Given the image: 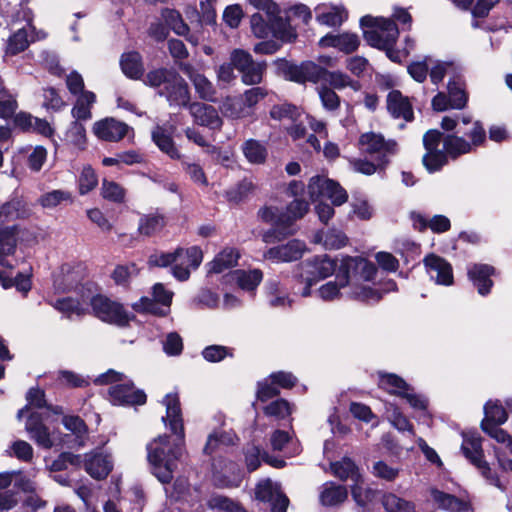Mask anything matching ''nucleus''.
Wrapping results in <instances>:
<instances>
[{
  "label": "nucleus",
  "mask_w": 512,
  "mask_h": 512,
  "mask_svg": "<svg viewBox=\"0 0 512 512\" xmlns=\"http://www.w3.org/2000/svg\"><path fill=\"white\" fill-rule=\"evenodd\" d=\"M166 415L165 425L175 435H161L147 444V460L151 473L163 484L170 483L184 452V426L179 397L167 394L163 399Z\"/></svg>",
  "instance_id": "1"
},
{
  "label": "nucleus",
  "mask_w": 512,
  "mask_h": 512,
  "mask_svg": "<svg viewBox=\"0 0 512 512\" xmlns=\"http://www.w3.org/2000/svg\"><path fill=\"white\" fill-rule=\"evenodd\" d=\"M377 268L374 263L362 257H344L338 267L336 281H329L318 289V294L324 301L339 298L341 289L350 288L349 297L367 304L380 301L382 293L368 282L375 278Z\"/></svg>",
  "instance_id": "2"
},
{
  "label": "nucleus",
  "mask_w": 512,
  "mask_h": 512,
  "mask_svg": "<svg viewBox=\"0 0 512 512\" xmlns=\"http://www.w3.org/2000/svg\"><path fill=\"white\" fill-rule=\"evenodd\" d=\"M258 53L273 54L282 43H291L297 38L296 30L288 19L280 16V8L273 0H258Z\"/></svg>",
  "instance_id": "3"
},
{
  "label": "nucleus",
  "mask_w": 512,
  "mask_h": 512,
  "mask_svg": "<svg viewBox=\"0 0 512 512\" xmlns=\"http://www.w3.org/2000/svg\"><path fill=\"white\" fill-rule=\"evenodd\" d=\"M423 145L426 153L422 162L430 173L440 170L447 163L448 156L455 159L472 150V144L463 137L454 134L443 137L442 133L435 129L424 134Z\"/></svg>",
  "instance_id": "4"
},
{
  "label": "nucleus",
  "mask_w": 512,
  "mask_h": 512,
  "mask_svg": "<svg viewBox=\"0 0 512 512\" xmlns=\"http://www.w3.org/2000/svg\"><path fill=\"white\" fill-rule=\"evenodd\" d=\"M285 76L296 83L304 84L311 82L314 84H324L333 90H343L347 87L354 91L361 88V84L357 80H353L342 71H329L326 68L312 62L304 61L300 65L281 62Z\"/></svg>",
  "instance_id": "5"
},
{
  "label": "nucleus",
  "mask_w": 512,
  "mask_h": 512,
  "mask_svg": "<svg viewBox=\"0 0 512 512\" xmlns=\"http://www.w3.org/2000/svg\"><path fill=\"white\" fill-rule=\"evenodd\" d=\"M309 207V202L304 198L294 199L283 212H279L277 208L265 207L261 217L264 221L271 223L272 228L263 234V241L274 243L293 235L296 232L295 223L308 213Z\"/></svg>",
  "instance_id": "6"
},
{
  "label": "nucleus",
  "mask_w": 512,
  "mask_h": 512,
  "mask_svg": "<svg viewBox=\"0 0 512 512\" xmlns=\"http://www.w3.org/2000/svg\"><path fill=\"white\" fill-rule=\"evenodd\" d=\"M363 36L366 42L377 49L385 50L391 57L390 49L394 47L399 36L396 23L388 18L363 16L360 19Z\"/></svg>",
  "instance_id": "7"
},
{
  "label": "nucleus",
  "mask_w": 512,
  "mask_h": 512,
  "mask_svg": "<svg viewBox=\"0 0 512 512\" xmlns=\"http://www.w3.org/2000/svg\"><path fill=\"white\" fill-rule=\"evenodd\" d=\"M336 263L328 256H315L301 262L294 270V277L301 283H305L300 292L303 297L311 294V287L332 275L336 270Z\"/></svg>",
  "instance_id": "8"
},
{
  "label": "nucleus",
  "mask_w": 512,
  "mask_h": 512,
  "mask_svg": "<svg viewBox=\"0 0 512 512\" xmlns=\"http://www.w3.org/2000/svg\"><path fill=\"white\" fill-rule=\"evenodd\" d=\"M380 388L384 389L390 394L400 396L409 403V405L416 411L422 412L424 417L427 414V400L420 394H416L413 388L401 377L393 373L379 372Z\"/></svg>",
  "instance_id": "9"
},
{
  "label": "nucleus",
  "mask_w": 512,
  "mask_h": 512,
  "mask_svg": "<svg viewBox=\"0 0 512 512\" xmlns=\"http://www.w3.org/2000/svg\"><path fill=\"white\" fill-rule=\"evenodd\" d=\"M359 148L362 153L377 161L379 166H386L391 156L397 152L394 140H385L381 134L367 132L359 138Z\"/></svg>",
  "instance_id": "10"
},
{
  "label": "nucleus",
  "mask_w": 512,
  "mask_h": 512,
  "mask_svg": "<svg viewBox=\"0 0 512 512\" xmlns=\"http://www.w3.org/2000/svg\"><path fill=\"white\" fill-rule=\"evenodd\" d=\"M461 450L464 456L481 472L483 477L489 480L492 485L505 491V487L499 478L492 473L489 464L483 459V449L479 436L463 434Z\"/></svg>",
  "instance_id": "11"
},
{
  "label": "nucleus",
  "mask_w": 512,
  "mask_h": 512,
  "mask_svg": "<svg viewBox=\"0 0 512 512\" xmlns=\"http://www.w3.org/2000/svg\"><path fill=\"white\" fill-rule=\"evenodd\" d=\"M448 93L438 92L432 99V107L435 111H445L448 109H463L468 101V95L464 88L462 76H453L449 78L447 85Z\"/></svg>",
  "instance_id": "12"
},
{
  "label": "nucleus",
  "mask_w": 512,
  "mask_h": 512,
  "mask_svg": "<svg viewBox=\"0 0 512 512\" xmlns=\"http://www.w3.org/2000/svg\"><path fill=\"white\" fill-rule=\"evenodd\" d=\"M307 189L312 200L327 198L335 206L344 204L348 199L346 190L338 182L323 175L311 177Z\"/></svg>",
  "instance_id": "13"
},
{
  "label": "nucleus",
  "mask_w": 512,
  "mask_h": 512,
  "mask_svg": "<svg viewBox=\"0 0 512 512\" xmlns=\"http://www.w3.org/2000/svg\"><path fill=\"white\" fill-rule=\"evenodd\" d=\"M90 305L96 317L104 322L125 326L132 316L124 310L121 304L103 295H95L90 299Z\"/></svg>",
  "instance_id": "14"
},
{
  "label": "nucleus",
  "mask_w": 512,
  "mask_h": 512,
  "mask_svg": "<svg viewBox=\"0 0 512 512\" xmlns=\"http://www.w3.org/2000/svg\"><path fill=\"white\" fill-rule=\"evenodd\" d=\"M153 298L142 297L132 307L137 312H148L155 315L165 316L170 309L173 293L157 283L153 286Z\"/></svg>",
  "instance_id": "15"
},
{
  "label": "nucleus",
  "mask_w": 512,
  "mask_h": 512,
  "mask_svg": "<svg viewBox=\"0 0 512 512\" xmlns=\"http://www.w3.org/2000/svg\"><path fill=\"white\" fill-rule=\"evenodd\" d=\"M258 501L267 504L270 512H286L289 506V499L281 491L280 484L269 478L258 481Z\"/></svg>",
  "instance_id": "16"
},
{
  "label": "nucleus",
  "mask_w": 512,
  "mask_h": 512,
  "mask_svg": "<svg viewBox=\"0 0 512 512\" xmlns=\"http://www.w3.org/2000/svg\"><path fill=\"white\" fill-rule=\"evenodd\" d=\"M179 258H187L189 265L197 268L202 262L203 254L197 246H192L188 249L178 248L170 253H154L150 255L148 263L150 266L166 267L174 264Z\"/></svg>",
  "instance_id": "17"
},
{
  "label": "nucleus",
  "mask_w": 512,
  "mask_h": 512,
  "mask_svg": "<svg viewBox=\"0 0 512 512\" xmlns=\"http://www.w3.org/2000/svg\"><path fill=\"white\" fill-rule=\"evenodd\" d=\"M158 94L166 98L170 106H189L190 93L185 80L175 72L166 86L158 90Z\"/></svg>",
  "instance_id": "18"
},
{
  "label": "nucleus",
  "mask_w": 512,
  "mask_h": 512,
  "mask_svg": "<svg viewBox=\"0 0 512 512\" xmlns=\"http://www.w3.org/2000/svg\"><path fill=\"white\" fill-rule=\"evenodd\" d=\"M424 264L429 278L436 284L443 286H450L453 284V269L447 260L431 254L425 257Z\"/></svg>",
  "instance_id": "19"
},
{
  "label": "nucleus",
  "mask_w": 512,
  "mask_h": 512,
  "mask_svg": "<svg viewBox=\"0 0 512 512\" xmlns=\"http://www.w3.org/2000/svg\"><path fill=\"white\" fill-rule=\"evenodd\" d=\"M109 397L114 405H141L146 401L145 393L136 390L126 379L121 384H115L109 388Z\"/></svg>",
  "instance_id": "20"
},
{
  "label": "nucleus",
  "mask_w": 512,
  "mask_h": 512,
  "mask_svg": "<svg viewBox=\"0 0 512 512\" xmlns=\"http://www.w3.org/2000/svg\"><path fill=\"white\" fill-rule=\"evenodd\" d=\"M130 127L124 122L114 118H105L93 125V132L97 138L108 142H118L129 132Z\"/></svg>",
  "instance_id": "21"
},
{
  "label": "nucleus",
  "mask_w": 512,
  "mask_h": 512,
  "mask_svg": "<svg viewBox=\"0 0 512 512\" xmlns=\"http://www.w3.org/2000/svg\"><path fill=\"white\" fill-rule=\"evenodd\" d=\"M306 249L304 241L293 239L286 244L270 248L264 253V257L276 262H292L300 259Z\"/></svg>",
  "instance_id": "22"
},
{
  "label": "nucleus",
  "mask_w": 512,
  "mask_h": 512,
  "mask_svg": "<svg viewBox=\"0 0 512 512\" xmlns=\"http://www.w3.org/2000/svg\"><path fill=\"white\" fill-rule=\"evenodd\" d=\"M25 429L30 438L44 449H50L54 445V440L49 429L43 424L42 417L38 412L30 413Z\"/></svg>",
  "instance_id": "23"
},
{
  "label": "nucleus",
  "mask_w": 512,
  "mask_h": 512,
  "mask_svg": "<svg viewBox=\"0 0 512 512\" xmlns=\"http://www.w3.org/2000/svg\"><path fill=\"white\" fill-rule=\"evenodd\" d=\"M188 107L190 114L194 118V122L196 124L208 127L213 130L220 129L222 126V119L213 106L194 102Z\"/></svg>",
  "instance_id": "24"
},
{
  "label": "nucleus",
  "mask_w": 512,
  "mask_h": 512,
  "mask_svg": "<svg viewBox=\"0 0 512 512\" xmlns=\"http://www.w3.org/2000/svg\"><path fill=\"white\" fill-rule=\"evenodd\" d=\"M494 272V267L487 264H473L468 268V277L481 296L490 293L493 286L491 276Z\"/></svg>",
  "instance_id": "25"
},
{
  "label": "nucleus",
  "mask_w": 512,
  "mask_h": 512,
  "mask_svg": "<svg viewBox=\"0 0 512 512\" xmlns=\"http://www.w3.org/2000/svg\"><path fill=\"white\" fill-rule=\"evenodd\" d=\"M230 60L233 67L241 73L243 83L254 84L256 68L251 54L242 49H235L231 53Z\"/></svg>",
  "instance_id": "26"
},
{
  "label": "nucleus",
  "mask_w": 512,
  "mask_h": 512,
  "mask_svg": "<svg viewBox=\"0 0 512 512\" xmlns=\"http://www.w3.org/2000/svg\"><path fill=\"white\" fill-rule=\"evenodd\" d=\"M387 109L392 117L413 120V109L409 99L398 90H392L387 95Z\"/></svg>",
  "instance_id": "27"
},
{
  "label": "nucleus",
  "mask_w": 512,
  "mask_h": 512,
  "mask_svg": "<svg viewBox=\"0 0 512 512\" xmlns=\"http://www.w3.org/2000/svg\"><path fill=\"white\" fill-rule=\"evenodd\" d=\"M28 29L31 32V41L44 39L46 37V33L43 31H33L29 27ZM28 31L26 28L18 29L12 36L9 37L6 46V54L7 55H16L22 51H24L29 45Z\"/></svg>",
  "instance_id": "28"
},
{
  "label": "nucleus",
  "mask_w": 512,
  "mask_h": 512,
  "mask_svg": "<svg viewBox=\"0 0 512 512\" xmlns=\"http://www.w3.org/2000/svg\"><path fill=\"white\" fill-rule=\"evenodd\" d=\"M263 414L275 421L286 420L295 411V405L284 398H273L262 406Z\"/></svg>",
  "instance_id": "29"
},
{
  "label": "nucleus",
  "mask_w": 512,
  "mask_h": 512,
  "mask_svg": "<svg viewBox=\"0 0 512 512\" xmlns=\"http://www.w3.org/2000/svg\"><path fill=\"white\" fill-rule=\"evenodd\" d=\"M431 495L439 508L450 512H474L467 502L462 501L451 494L433 489L431 491Z\"/></svg>",
  "instance_id": "30"
},
{
  "label": "nucleus",
  "mask_w": 512,
  "mask_h": 512,
  "mask_svg": "<svg viewBox=\"0 0 512 512\" xmlns=\"http://www.w3.org/2000/svg\"><path fill=\"white\" fill-rule=\"evenodd\" d=\"M239 253L234 248H224L208 263V273L219 274L237 264Z\"/></svg>",
  "instance_id": "31"
},
{
  "label": "nucleus",
  "mask_w": 512,
  "mask_h": 512,
  "mask_svg": "<svg viewBox=\"0 0 512 512\" xmlns=\"http://www.w3.org/2000/svg\"><path fill=\"white\" fill-rule=\"evenodd\" d=\"M347 495L348 492L345 486L334 482H326L322 486L320 502L324 506H336L343 503Z\"/></svg>",
  "instance_id": "32"
},
{
  "label": "nucleus",
  "mask_w": 512,
  "mask_h": 512,
  "mask_svg": "<svg viewBox=\"0 0 512 512\" xmlns=\"http://www.w3.org/2000/svg\"><path fill=\"white\" fill-rule=\"evenodd\" d=\"M85 470L91 477L103 479L112 470V461L106 455L96 454L85 460Z\"/></svg>",
  "instance_id": "33"
},
{
  "label": "nucleus",
  "mask_w": 512,
  "mask_h": 512,
  "mask_svg": "<svg viewBox=\"0 0 512 512\" xmlns=\"http://www.w3.org/2000/svg\"><path fill=\"white\" fill-rule=\"evenodd\" d=\"M95 101H96V96L93 92L86 91V92L81 93L78 96V98L71 110V114H72V117L74 118V121L82 122V121L91 119V117H92L91 108H92L93 104L95 103Z\"/></svg>",
  "instance_id": "34"
},
{
  "label": "nucleus",
  "mask_w": 512,
  "mask_h": 512,
  "mask_svg": "<svg viewBox=\"0 0 512 512\" xmlns=\"http://www.w3.org/2000/svg\"><path fill=\"white\" fill-rule=\"evenodd\" d=\"M152 139L157 147L172 159L181 157L171 134H168L163 126L157 125L152 131Z\"/></svg>",
  "instance_id": "35"
},
{
  "label": "nucleus",
  "mask_w": 512,
  "mask_h": 512,
  "mask_svg": "<svg viewBox=\"0 0 512 512\" xmlns=\"http://www.w3.org/2000/svg\"><path fill=\"white\" fill-rule=\"evenodd\" d=\"M87 303L83 297L81 301L73 298H61L50 304L66 318L72 319L74 316L79 317L85 313Z\"/></svg>",
  "instance_id": "36"
},
{
  "label": "nucleus",
  "mask_w": 512,
  "mask_h": 512,
  "mask_svg": "<svg viewBox=\"0 0 512 512\" xmlns=\"http://www.w3.org/2000/svg\"><path fill=\"white\" fill-rule=\"evenodd\" d=\"M325 5H318L315 10L317 12L316 20L328 27L340 26L348 17L347 11L342 6H331L329 11L322 12L321 9Z\"/></svg>",
  "instance_id": "37"
},
{
  "label": "nucleus",
  "mask_w": 512,
  "mask_h": 512,
  "mask_svg": "<svg viewBox=\"0 0 512 512\" xmlns=\"http://www.w3.org/2000/svg\"><path fill=\"white\" fill-rule=\"evenodd\" d=\"M121 68L123 73L132 79H139L144 72L142 58L138 52H128L122 55Z\"/></svg>",
  "instance_id": "38"
},
{
  "label": "nucleus",
  "mask_w": 512,
  "mask_h": 512,
  "mask_svg": "<svg viewBox=\"0 0 512 512\" xmlns=\"http://www.w3.org/2000/svg\"><path fill=\"white\" fill-rule=\"evenodd\" d=\"M166 225L165 217L158 213H151L141 216L138 231L145 236H151L160 232Z\"/></svg>",
  "instance_id": "39"
},
{
  "label": "nucleus",
  "mask_w": 512,
  "mask_h": 512,
  "mask_svg": "<svg viewBox=\"0 0 512 512\" xmlns=\"http://www.w3.org/2000/svg\"><path fill=\"white\" fill-rule=\"evenodd\" d=\"M316 242H320L326 249H340L347 243L346 235L339 229L331 228L320 231L315 235Z\"/></svg>",
  "instance_id": "40"
},
{
  "label": "nucleus",
  "mask_w": 512,
  "mask_h": 512,
  "mask_svg": "<svg viewBox=\"0 0 512 512\" xmlns=\"http://www.w3.org/2000/svg\"><path fill=\"white\" fill-rule=\"evenodd\" d=\"M430 71V80L433 84L437 85L440 83L446 75L450 78L453 76H458L459 67L454 62H445V61H433L429 67Z\"/></svg>",
  "instance_id": "41"
},
{
  "label": "nucleus",
  "mask_w": 512,
  "mask_h": 512,
  "mask_svg": "<svg viewBox=\"0 0 512 512\" xmlns=\"http://www.w3.org/2000/svg\"><path fill=\"white\" fill-rule=\"evenodd\" d=\"M16 247L15 227L6 226L0 228V264L12 267L4 261V258L12 254Z\"/></svg>",
  "instance_id": "42"
},
{
  "label": "nucleus",
  "mask_w": 512,
  "mask_h": 512,
  "mask_svg": "<svg viewBox=\"0 0 512 512\" xmlns=\"http://www.w3.org/2000/svg\"><path fill=\"white\" fill-rule=\"evenodd\" d=\"M65 142L79 150H84L87 144L86 129L82 122L73 121L64 137Z\"/></svg>",
  "instance_id": "43"
},
{
  "label": "nucleus",
  "mask_w": 512,
  "mask_h": 512,
  "mask_svg": "<svg viewBox=\"0 0 512 512\" xmlns=\"http://www.w3.org/2000/svg\"><path fill=\"white\" fill-rule=\"evenodd\" d=\"M331 469L334 475L341 480L350 478L355 482L361 478L355 463L349 458H343L341 461L332 463Z\"/></svg>",
  "instance_id": "44"
},
{
  "label": "nucleus",
  "mask_w": 512,
  "mask_h": 512,
  "mask_svg": "<svg viewBox=\"0 0 512 512\" xmlns=\"http://www.w3.org/2000/svg\"><path fill=\"white\" fill-rule=\"evenodd\" d=\"M382 504L386 512H414L413 502L403 499L396 494L387 493L382 498Z\"/></svg>",
  "instance_id": "45"
},
{
  "label": "nucleus",
  "mask_w": 512,
  "mask_h": 512,
  "mask_svg": "<svg viewBox=\"0 0 512 512\" xmlns=\"http://www.w3.org/2000/svg\"><path fill=\"white\" fill-rule=\"evenodd\" d=\"M317 92L324 110L327 112H335L340 108L341 99L335 90L327 85L320 84V86L317 87Z\"/></svg>",
  "instance_id": "46"
},
{
  "label": "nucleus",
  "mask_w": 512,
  "mask_h": 512,
  "mask_svg": "<svg viewBox=\"0 0 512 512\" xmlns=\"http://www.w3.org/2000/svg\"><path fill=\"white\" fill-rule=\"evenodd\" d=\"M175 72L176 70L168 68H158L151 70L146 74L144 83L150 87L161 89L166 86Z\"/></svg>",
  "instance_id": "47"
},
{
  "label": "nucleus",
  "mask_w": 512,
  "mask_h": 512,
  "mask_svg": "<svg viewBox=\"0 0 512 512\" xmlns=\"http://www.w3.org/2000/svg\"><path fill=\"white\" fill-rule=\"evenodd\" d=\"M162 18L165 23L178 35L186 36L189 33L188 25L183 21L180 13L173 9H163Z\"/></svg>",
  "instance_id": "48"
},
{
  "label": "nucleus",
  "mask_w": 512,
  "mask_h": 512,
  "mask_svg": "<svg viewBox=\"0 0 512 512\" xmlns=\"http://www.w3.org/2000/svg\"><path fill=\"white\" fill-rule=\"evenodd\" d=\"M202 357L210 363H218L234 356V349L223 345H209L201 352Z\"/></svg>",
  "instance_id": "49"
},
{
  "label": "nucleus",
  "mask_w": 512,
  "mask_h": 512,
  "mask_svg": "<svg viewBox=\"0 0 512 512\" xmlns=\"http://www.w3.org/2000/svg\"><path fill=\"white\" fill-rule=\"evenodd\" d=\"M485 418L482 421L494 425H501L507 421L508 414L505 408L497 402L488 401L484 406Z\"/></svg>",
  "instance_id": "50"
},
{
  "label": "nucleus",
  "mask_w": 512,
  "mask_h": 512,
  "mask_svg": "<svg viewBox=\"0 0 512 512\" xmlns=\"http://www.w3.org/2000/svg\"><path fill=\"white\" fill-rule=\"evenodd\" d=\"M101 194L106 200L122 203L125 200L126 191L120 184L104 179L101 186Z\"/></svg>",
  "instance_id": "51"
},
{
  "label": "nucleus",
  "mask_w": 512,
  "mask_h": 512,
  "mask_svg": "<svg viewBox=\"0 0 512 512\" xmlns=\"http://www.w3.org/2000/svg\"><path fill=\"white\" fill-rule=\"evenodd\" d=\"M387 413L388 420L394 428L400 432H408L410 435L415 436L412 423L397 407L392 408L391 411L387 410Z\"/></svg>",
  "instance_id": "52"
},
{
  "label": "nucleus",
  "mask_w": 512,
  "mask_h": 512,
  "mask_svg": "<svg viewBox=\"0 0 512 512\" xmlns=\"http://www.w3.org/2000/svg\"><path fill=\"white\" fill-rule=\"evenodd\" d=\"M71 200V193L64 190H53L43 194L39 198V203L44 208H55L63 202Z\"/></svg>",
  "instance_id": "53"
},
{
  "label": "nucleus",
  "mask_w": 512,
  "mask_h": 512,
  "mask_svg": "<svg viewBox=\"0 0 512 512\" xmlns=\"http://www.w3.org/2000/svg\"><path fill=\"white\" fill-rule=\"evenodd\" d=\"M279 395V389L271 374L258 382V401L265 403Z\"/></svg>",
  "instance_id": "54"
},
{
  "label": "nucleus",
  "mask_w": 512,
  "mask_h": 512,
  "mask_svg": "<svg viewBox=\"0 0 512 512\" xmlns=\"http://www.w3.org/2000/svg\"><path fill=\"white\" fill-rule=\"evenodd\" d=\"M79 192L84 195L93 190L98 184V177L94 169L86 165L82 168L79 176Z\"/></svg>",
  "instance_id": "55"
},
{
  "label": "nucleus",
  "mask_w": 512,
  "mask_h": 512,
  "mask_svg": "<svg viewBox=\"0 0 512 512\" xmlns=\"http://www.w3.org/2000/svg\"><path fill=\"white\" fill-rule=\"evenodd\" d=\"M270 116L275 120L290 119L296 121L300 116V109L295 105L282 103L271 108Z\"/></svg>",
  "instance_id": "56"
},
{
  "label": "nucleus",
  "mask_w": 512,
  "mask_h": 512,
  "mask_svg": "<svg viewBox=\"0 0 512 512\" xmlns=\"http://www.w3.org/2000/svg\"><path fill=\"white\" fill-rule=\"evenodd\" d=\"M192 83L200 98L207 101H214L215 89L212 83L204 75L199 74L194 76Z\"/></svg>",
  "instance_id": "57"
},
{
  "label": "nucleus",
  "mask_w": 512,
  "mask_h": 512,
  "mask_svg": "<svg viewBox=\"0 0 512 512\" xmlns=\"http://www.w3.org/2000/svg\"><path fill=\"white\" fill-rule=\"evenodd\" d=\"M351 493L356 504L363 508L366 507L374 497V491L372 489L363 487L361 478L355 481V484L351 488Z\"/></svg>",
  "instance_id": "58"
},
{
  "label": "nucleus",
  "mask_w": 512,
  "mask_h": 512,
  "mask_svg": "<svg viewBox=\"0 0 512 512\" xmlns=\"http://www.w3.org/2000/svg\"><path fill=\"white\" fill-rule=\"evenodd\" d=\"M81 462V457L79 455L64 452L60 454L58 458L48 464V467L50 471L58 472L67 469L68 465L80 466Z\"/></svg>",
  "instance_id": "59"
},
{
  "label": "nucleus",
  "mask_w": 512,
  "mask_h": 512,
  "mask_svg": "<svg viewBox=\"0 0 512 512\" xmlns=\"http://www.w3.org/2000/svg\"><path fill=\"white\" fill-rule=\"evenodd\" d=\"M162 345L168 356H178L183 351V340L177 332L168 333L162 340Z\"/></svg>",
  "instance_id": "60"
},
{
  "label": "nucleus",
  "mask_w": 512,
  "mask_h": 512,
  "mask_svg": "<svg viewBox=\"0 0 512 512\" xmlns=\"http://www.w3.org/2000/svg\"><path fill=\"white\" fill-rule=\"evenodd\" d=\"M26 399L28 404L18 411V419H21L23 415L29 411L30 406H34L37 408H42L46 406L44 392L38 388H31L27 393Z\"/></svg>",
  "instance_id": "61"
},
{
  "label": "nucleus",
  "mask_w": 512,
  "mask_h": 512,
  "mask_svg": "<svg viewBox=\"0 0 512 512\" xmlns=\"http://www.w3.org/2000/svg\"><path fill=\"white\" fill-rule=\"evenodd\" d=\"M500 425H494L488 423V421H482V430L494 438L499 443H506L512 452V437L499 427Z\"/></svg>",
  "instance_id": "62"
},
{
  "label": "nucleus",
  "mask_w": 512,
  "mask_h": 512,
  "mask_svg": "<svg viewBox=\"0 0 512 512\" xmlns=\"http://www.w3.org/2000/svg\"><path fill=\"white\" fill-rule=\"evenodd\" d=\"M432 58L426 57L423 61H416L408 66V73L417 82H423L428 74Z\"/></svg>",
  "instance_id": "63"
},
{
  "label": "nucleus",
  "mask_w": 512,
  "mask_h": 512,
  "mask_svg": "<svg viewBox=\"0 0 512 512\" xmlns=\"http://www.w3.org/2000/svg\"><path fill=\"white\" fill-rule=\"evenodd\" d=\"M244 16L242 7L239 4L229 5L223 12V20L230 28H237Z\"/></svg>",
  "instance_id": "64"
}]
</instances>
